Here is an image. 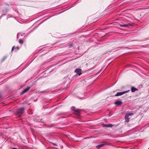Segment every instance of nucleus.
Masks as SVG:
<instances>
[{
	"label": "nucleus",
	"instance_id": "nucleus-14",
	"mask_svg": "<svg viewBox=\"0 0 149 149\" xmlns=\"http://www.w3.org/2000/svg\"><path fill=\"white\" fill-rule=\"evenodd\" d=\"M19 35H21V36H22V34H21L20 33H18L17 34V36H18Z\"/></svg>",
	"mask_w": 149,
	"mask_h": 149
},
{
	"label": "nucleus",
	"instance_id": "nucleus-10",
	"mask_svg": "<svg viewBox=\"0 0 149 149\" xmlns=\"http://www.w3.org/2000/svg\"><path fill=\"white\" fill-rule=\"evenodd\" d=\"M131 90L132 92H134L135 91H138V89L134 87H132Z\"/></svg>",
	"mask_w": 149,
	"mask_h": 149
},
{
	"label": "nucleus",
	"instance_id": "nucleus-13",
	"mask_svg": "<svg viewBox=\"0 0 149 149\" xmlns=\"http://www.w3.org/2000/svg\"><path fill=\"white\" fill-rule=\"evenodd\" d=\"M72 44H70V45H69V48H71V47H72Z\"/></svg>",
	"mask_w": 149,
	"mask_h": 149
},
{
	"label": "nucleus",
	"instance_id": "nucleus-12",
	"mask_svg": "<svg viewBox=\"0 0 149 149\" xmlns=\"http://www.w3.org/2000/svg\"><path fill=\"white\" fill-rule=\"evenodd\" d=\"M19 43L20 44H22L23 43V40L22 39H20L19 41Z\"/></svg>",
	"mask_w": 149,
	"mask_h": 149
},
{
	"label": "nucleus",
	"instance_id": "nucleus-2",
	"mask_svg": "<svg viewBox=\"0 0 149 149\" xmlns=\"http://www.w3.org/2000/svg\"><path fill=\"white\" fill-rule=\"evenodd\" d=\"M133 115V113H126L125 116V119L126 121L127 122H129L130 121V118H129V116H132Z\"/></svg>",
	"mask_w": 149,
	"mask_h": 149
},
{
	"label": "nucleus",
	"instance_id": "nucleus-16",
	"mask_svg": "<svg viewBox=\"0 0 149 149\" xmlns=\"http://www.w3.org/2000/svg\"><path fill=\"white\" fill-rule=\"evenodd\" d=\"M46 92V91H42L41 92V93H45Z\"/></svg>",
	"mask_w": 149,
	"mask_h": 149
},
{
	"label": "nucleus",
	"instance_id": "nucleus-7",
	"mask_svg": "<svg viewBox=\"0 0 149 149\" xmlns=\"http://www.w3.org/2000/svg\"><path fill=\"white\" fill-rule=\"evenodd\" d=\"M30 87H29L26 88L24 89L21 93V94H23L24 93L27 92L30 89Z\"/></svg>",
	"mask_w": 149,
	"mask_h": 149
},
{
	"label": "nucleus",
	"instance_id": "nucleus-21",
	"mask_svg": "<svg viewBox=\"0 0 149 149\" xmlns=\"http://www.w3.org/2000/svg\"><path fill=\"white\" fill-rule=\"evenodd\" d=\"M21 149H24L23 148H21Z\"/></svg>",
	"mask_w": 149,
	"mask_h": 149
},
{
	"label": "nucleus",
	"instance_id": "nucleus-18",
	"mask_svg": "<svg viewBox=\"0 0 149 149\" xmlns=\"http://www.w3.org/2000/svg\"><path fill=\"white\" fill-rule=\"evenodd\" d=\"M12 149H17V148H12Z\"/></svg>",
	"mask_w": 149,
	"mask_h": 149
},
{
	"label": "nucleus",
	"instance_id": "nucleus-11",
	"mask_svg": "<svg viewBox=\"0 0 149 149\" xmlns=\"http://www.w3.org/2000/svg\"><path fill=\"white\" fill-rule=\"evenodd\" d=\"M104 126L107 127H112L113 126V125L111 124H109L108 125L105 124L104 125Z\"/></svg>",
	"mask_w": 149,
	"mask_h": 149
},
{
	"label": "nucleus",
	"instance_id": "nucleus-5",
	"mask_svg": "<svg viewBox=\"0 0 149 149\" xmlns=\"http://www.w3.org/2000/svg\"><path fill=\"white\" fill-rule=\"evenodd\" d=\"M81 70L79 68H77L75 70L74 72L77 73V74H79V75L81 74Z\"/></svg>",
	"mask_w": 149,
	"mask_h": 149
},
{
	"label": "nucleus",
	"instance_id": "nucleus-4",
	"mask_svg": "<svg viewBox=\"0 0 149 149\" xmlns=\"http://www.w3.org/2000/svg\"><path fill=\"white\" fill-rule=\"evenodd\" d=\"M130 91V90H128L127 91L123 92H118L115 95V96H119L121 95H123L124 94L127 93L128 92H129Z\"/></svg>",
	"mask_w": 149,
	"mask_h": 149
},
{
	"label": "nucleus",
	"instance_id": "nucleus-17",
	"mask_svg": "<svg viewBox=\"0 0 149 149\" xmlns=\"http://www.w3.org/2000/svg\"><path fill=\"white\" fill-rule=\"evenodd\" d=\"M53 143V144H54V145H55V146H57V145H56V143Z\"/></svg>",
	"mask_w": 149,
	"mask_h": 149
},
{
	"label": "nucleus",
	"instance_id": "nucleus-6",
	"mask_svg": "<svg viewBox=\"0 0 149 149\" xmlns=\"http://www.w3.org/2000/svg\"><path fill=\"white\" fill-rule=\"evenodd\" d=\"M105 145V143L104 142H102L101 143L97 146H96V148L99 149L100 148L104 146Z\"/></svg>",
	"mask_w": 149,
	"mask_h": 149
},
{
	"label": "nucleus",
	"instance_id": "nucleus-8",
	"mask_svg": "<svg viewBox=\"0 0 149 149\" xmlns=\"http://www.w3.org/2000/svg\"><path fill=\"white\" fill-rule=\"evenodd\" d=\"M71 109H72V111H75V113H76V114L78 115H79V114H80V112H79L77 111V110H76V111H75V107H72L71 108Z\"/></svg>",
	"mask_w": 149,
	"mask_h": 149
},
{
	"label": "nucleus",
	"instance_id": "nucleus-20",
	"mask_svg": "<svg viewBox=\"0 0 149 149\" xmlns=\"http://www.w3.org/2000/svg\"><path fill=\"white\" fill-rule=\"evenodd\" d=\"M101 70H100L99 72H98L99 73L100 72H101Z\"/></svg>",
	"mask_w": 149,
	"mask_h": 149
},
{
	"label": "nucleus",
	"instance_id": "nucleus-9",
	"mask_svg": "<svg viewBox=\"0 0 149 149\" xmlns=\"http://www.w3.org/2000/svg\"><path fill=\"white\" fill-rule=\"evenodd\" d=\"M114 103L117 105H120L122 103V102L121 101L117 100Z\"/></svg>",
	"mask_w": 149,
	"mask_h": 149
},
{
	"label": "nucleus",
	"instance_id": "nucleus-15",
	"mask_svg": "<svg viewBox=\"0 0 149 149\" xmlns=\"http://www.w3.org/2000/svg\"><path fill=\"white\" fill-rule=\"evenodd\" d=\"M14 47H15V46H13V47H12V51L13 50V49H14Z\"/></svg>",
	"mask_w": 149,
	"mask_h": 149
},
{
	"label": "nucleus",
	"instance_id": "nucleus-19",
	"mask_svg": "<svg viewBox=\"0 0 149 149\" xmlns=\"http://www.w3.org/2000/svg\"><path fill=\"white\" fill-rule=\"evenodd\" d=\"M77 1L78 2H80V0H78Z\"/></svg>",
	"mask_w": 149,
	"mask_h": 149
},
{
	"label": "nucleus",
	"instance_id": "nucleus-3",
	"mask_svg": "<svg viewBox=\"0 0 149 149\" xmlns=\"http://www.w3.org/2000/svg\"><path fill=\"white\" fill-rule=\"evenodd\" d=\"M133 24H134L133 23H131L123 24H120L119 26L121 27H127L129 26H132L133 25Z\"/></svg>",
	"mask_w": 149,
	"mask_h": 149
},
{
	"label": "nucleus",
	"instance_id": "nucleus-1",
	"mask_svg": "<svg viewBox=\"0 0 149 149\" xmlns=\"http://www.w3.org/2000/svg\"><path fill=\"white\" fill-rule=\"evenodd\" d=\"M24 108L21 107L18 109L15 112V115L18 116H21L24 112Z\"/></svg>",
	"mask_w": 149,
	"mask_h": 149
}]
</instances>
